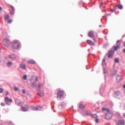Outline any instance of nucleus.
Listing matches in <instances>:
<instances>
[{"mask_svg": "<svg viewBox=\"0 0 125 125\" xmlns=\"http://www.w3.org/2000/svg\"><path fill=\"white\" fill-rule=\"evenodd\" d=\"M20 46V43H19V42L17 40H15L13 42V47L15 49H17V48H19Z\"/></svg>", "mask_w": 125, "mask_h": 125, "instance_id": "1", "label": "nucleus"}, {"mask_svg": "<svg viewBox=\"0 0 125 125\" xmlns=\"http://www.w3.org/2000/svg\"><path fill=\"white\" fill-rule=\"evenodd\" d=\"M112 117H113V112L110 110L107 111L105 115V119L110 120V119H112Z\"/></svg>", "mask_w": 125, "mask_h": 125, "instance_id": "2", "label": "nucleus"}, {"mask_svg": "<svg viewBox=\"0 0 125 125\" xmlns=\"http://www.w3.org/2000/svg\"><path fill=\"white\" fill-rule=\"evenodd\" d=\"M57 94L58 97H59V98H61V97H63V96H64V91L59 90Z\"/></svg>", "mask_w": 125, "mask_h": 125, "instance_id": "3", "label": "nucleus"}, {"mask_svg": "<svg viewBox=\"0 0 125 125\" xmlns=\"http://www.w3.org/2000/svg\"><path fill=\"white\" fill-rule=\"evenodd\" d=\"M115 124L117 125H125V121L124 120H118L116 121Z\"/></svg>", "mask_w": 125, "mask_h": 125, "instance_id": "4", "label": "nucleus"}, {"mask_svg": "<svg viewBox=\"0 0 125 125\" xmlns=\"http://www.w3.org/2000/svg\"><path fill=\"white\" fill-rule=\"evenodd\" d=\"M28 109H29V105L27 104H26L25 107L22 106L21 107V110L23 111V112H27V111H28Z\"/></svg>", "mask_w": 125, "mask_h": 125, "instance_id": "5", "label": "nucleus"}, {"mask_svg": "<svg viewBox=\"0 0 125 125\" xmlns=\"http://www.w3.org/2000/svg\"><path fill=\"white\" fill-rule=\"evenodd\" d=\"M114 56V51H109L107 55L108 58H112Z\"/></svg>", "mask_w": 125, "mask_h": 125, "instance_id": "6", "label": "nucleus"}, {"mask_svg": "<svg viewBox=\"0 0 125 125\" xmlns=\"http://www.w3.org/2000/svg\"><path fill=\"white\" fill-rule=\"evenodd\" d=\"M88 36L89 38H94V32L93 31H90L88 33Z\"/></svg>", "mask_w": 125, "mask_h": 125, "instance_id": "7", "label": "nucleus"}, {"mask_svg": "<svg viewBox=\"0 0 125 125\" xmlns=\"http://www.w3.org/2000/svg\"><path fill=\"white\" fill-rule=\"evenodd\" d=\"M10 6L12 9V11H11V12H10V14H11V15H14V14L15 12V9L14 8V7H13V6H12V5H10Z\"/></svg>", "mask_w": 125, "mask_h": 125, "instance_id": "8", "label": "nucleus"}, {"mask_svg": "<svg viewBox=\"0 0 125 125\" xmlns=\"http://www.w3.org/2000/svg\"><path fill=\"white\" fill-rule=\"evenodd\" d=\"M5 102L7 103V102H12V100L11 99H9L8 97H6L5 98Z\"/></svg>", "mask_w": 125, "mask_h": 125, "instance_id": "9", "label": "nucleus"}, {"mask_svg": "<svg viewBox=\"0 0 125 125\" xmlns=\"http://www.w3.org/2000/svg\"><path fill=\"white\" fill-rule=\"evenodd\" d=\"M27 63L28 64H36V62L33 60H29L27 61Z\"/></svg>", "mask_w": 125, "mask_h": 125, "instance_id": "10", "label": "nucleus"}, {"mask_svg": "<svg viewBox=\"0 0 125 125\" xmlns=\"http://www.w3.org/2000/svg\"><path fill=\"white\" fill-rule=\"evenodd\" d=\"M20 68H21V69H22L23 70H25V69H26V65H25V64L24 63L21 64L20 65Z\"/></svg>", "mask_w": 125, "mask_h": 125, "instance_id": "11", "label": "nucleus"}, {"mask_svg": "<svg viewBox=\"0 0 125 125\" xmlns=\"http://www.w3.org/2000/svg\"><path fill=\"white\" fill-rule=\"evenodd\" d=\"M87 43L90 45H94V43L90 40H87Z\"/></svg>", "mask_w": 125, "mask_h": 125, "instance_id": "12", "label": "nucleus"}, {"mask_svg": "<svg viewBox=\"0 0 125 125\" xmlns=\"http://www.w3.org/2000/svg\"><path fill=\"white\" fill-rule=\"evenodd\" d=\"M114 94L116 96H119L121 94V91H116L114 92Z\"/></svg>", "mask_w": 125, "mask_h": 125, "instance_id": "13", "label": "nucleus"}, {"mask_svg": "<svg viewBox=\"0 0 125 125\" xmlns=\"http://www.w3.org/2000/svg\"><path fill=\"white\" fill-rule=\"evenodd\" d=\"M119 48H120V45H117L116 46H114L113 47V49L115 51L118 50V49H119Z\"/></svg>", "mask_w": 125, "mask_h": 125, "instance_id": "14", "label": "nucleus"}, {"mask_svg": "<svg viewBox=\"0 0 125 125\" xmlns=\"http://www.w3.org/2000/svg\"><path fill=\"white\" fill-rule=\"evenodd\" d=\"M38 95H39L40 96L42 97L44 95L43 92L42 91H39L38 93Z\"/></svg>", "mask_w": 125, "mask_h": 125, "instance_id": "15", "label": "nucleus"}, {"mask_svg": "<svg viewBox=\"0 0 125 125\" xmlns=\"http://www.w3.org/2000/svg\"><path fill=\"white\" fill-rule=\"evenodd\" d=\"M79 108H80V109H84V105H83L82 104H79Z\"/></svg>", "mask_w": 125, "mask_h": 125, "instance_id": "16", "label": "nucleus"}, {"mask_svg": "<svg viewBox=\"0 0 125 125\" xmlns=\"http://www.w3.org/2000/svg\"><path fill=\"white\" fill-rule=\"evenodd\" d=\"M106 61V60L105 59H104L103 60V66H104L105 65H106V62H105V61Z\"/></svg>", "mask_w": 125, "mask_h": 125, "instance_id": "17", "label": "nucleus"}, {"mask_svg": "<svg viewBox=\"0 0 125 125\" xmlns=\"http://www.w3.org/2000/svg\"><path fill=\"white\" fill-rule=\"evenodd\" d=\"M116 9H117V8L116 7H114L113 9H111V11L112 12H115Z\"/></svg>", "mask_w": 125, "mask_h": 125, "instance_id": "18", "label": "nucleus"}, {"mask_svg": "<svg viewBox=\"0 0 125 125\" xmlns=\"http://www.w3.org/2000/svg\"><path fill=\"white\" fill-rule=\"evenodd\" d=\"M3 42H4V43H8V42H9V41L8 40V39H5L4 40Z\"/></svg>", "mask_w": 125, "mask_h": 125, "instance_id": "19", "label": "nucleus"}, {"mask_svg": "<svg viewBox=\"0 0 125 125\" xmlns=\"http://www.w3.org/2000/svg\"><path fill=\"white\" fill-rule=\"evenodd\" d=\"M4 19L5 20V21H8L9 19V16H5L4 18Z\"/></svg>", "mask_w": 125, "mask_h": 125, "instance_id": "20", "label": "nucleus"}, {"mask_svg": "<svg viewBox=\"0 0 125 125\" xmlns=\"http://www.w3.org/2000/svg\"><path fill=\"white\" fill-rule=\"evenodd\" d=\"M103 111H106L107 112H109L110 110H109L107 108H102Z\"/></svg>", "mask_w": 125, "mask_h": 125, "instance_id": "21", "label": "nucleus"}, {"mask_svg": "<svg viewBox=\"0 0 125 125\" xmlns=\"http://www.w3.org/2000/svg\"><path fill=\"white\" fill-rule=\"evenodd\" d=\"M114 62H115L116 63H119V59L115 58L114 60Z\"/></svg>", "mask_w": 125, "mask_h": 125, "instance_id": "22", "label": "nucleus"}, {"mask_svg": "<svg viewBox=\"0 0 125 125\" xmlns=\"http://www.w3.org/2000/svg\"><path fill=\"white\" fill-rule=\"evenodd\" d=\"M18 105L19 106H22L23 105V103H22V102H20L18 103Z\"/></svg>", "mask_w": 125, "mask_h": 125, "instance_id": "23", "label": "nucleus"}, {"mask_svg": "<svg viewBox=\"0 0 125 125\" xmlns=\"http://www.w3.org/2000/svg\"><path fill=\"white\" fill-rule=\"evenodd\" d=\"M118 7L119 9H123V5H119L118 6Z\"/></svg>", "mask_w": 125, "mask_h": 125, "instance_id": "24", "label": "nucleus"}, {"mask_svg": "<svg viewBox=\"0 0 125 125\" xmlns=\"http://www.w3.org/2000/svg\"><path fill=\"white\" fill-rule=\"evenodd\" d=\"M104 74H106L107 73V70L106 69V68H104Z\"/></svg>", "mask_w": 125, "mask_h": 125, "instance_id": "25", "label": "nucleus"}, {"mask_svg": "<svg viewBox=\"0 0 125 125\" xmlns=\"http://www.w3.org/2000/svg\"><path fill=\"white\" fill-rule=\"evenodd\" d=\"M92 117L94 118V119H96V118H97V115L96 114H94L92 115Z\"/></svg>", "mask_w": 125, "mask_h": 125, "instance_id": "26", "label": "nucleus"}, {"mask_svg": "<svg viewBox=\"0 0 125 125\" xmlns=\"http://www.w3.org/2000/svg\"><path fill=\"white\" fill-rule=\"evenodd\" d=\"M7 65H8V66H11V65H12V62H9L7 63Z\"/></svg>", "mask_w": 125, "mask_h": 125, "instance_id": "27", "label": "nucleus"}, {"mask_svg": "<svg viewBox=\"0 0 125 125\" xmlns=\"http://www.w3.org/2000/svg\"><path fill=\"white\" fill-rule=\"evenodd\" d=\"M12 22V20H8L7 23L10 24Z\"/></svg>", "mask_w": 125, "mask_h": 125, "instance_id": "28", "label": "nucleus"}, {"mask_svg": "<svg viewBox=\"0 0 125 125\" xmlns=\"http://www.w3.org/2000/svg\"><path fill=\"white\" fill-rule=\"evenodd\" d=\"M2 92H3V89L0 88V93H2Z\"/></svg>", "mask_w": 125, "mask_h": 125, "instance_id": "29", "label": "nucleus"}, {"mask_svg": "<svg viewBox=\"0 0 125 125\" xmlns=\"http://www.w3.org/2000/svg\"><path fill=\"white\" fill-rule=\"evenodd\" d=\"M23 80H27V76H26V75H24V76H23Z\"/></svg>", "mask_w": 125, "mask_h": 125, "instance_id": "30", "label": "nucleus"}, {"mask_svg": "<svg viewBox=\"0 0 125 125\" xmlns=\"http://www.w3.org/2000/svg\"><path fill=\"white\" fill-rule=\"evenodd\" d=\"M14 89V90H15L16 91H17V90H18V88H17V87H15Z\"/></svg>", "mask_w": 125, "mask_h": 125, "instance_id": "31", "label": "nucleus"}, {"mask_svg": "<svg viewBox=\"0 0 125 125\" xmlns=\"http://www.w3.org/2000/svg\"><path fill=\"white\" fill-rule=\"evenodd\" d=\"M95 122H96V123H98L99 122V121L98 120V119H95Z\"/></svg>", "mask_w": 125, "mask_h": 125, "instance_id": "32", "label": "nucleus"}, {"mask_svg": "<svg viewBox=\"0 0 125 125\" xmlns=\"http://www.w3.org/2000/svg\"><path fill=\"white\" fill-rule=\"evenodd\" d=\"M41 86H42V84H39L38 85V88H40L41 87Z\"/></svg>", "mask_w": 125, "mask_h": 125, "instance_id": "33", "label": "nucleus"}, {"mask_svg": "<svg viewBox=\"0 0 125 125\" xmlns=\"http://www.w3.org/2000/svg\"><path fill=\"white\" fill-rule=\"evenodd\" d=\"M22 93L25 94V93H26V91H25V90H22Z\"/></svg>", "mask_w": 125, "mask_h": 125, "instance_id": "34", "label": "nucleus"}, {"mask_svg": "<svg viewBox=\"0 0 125 125\" xmlns=\"http://www.w3.org/2000/svg\"><path fill=\"white\" fill-rule=\"evenodd\" d=\"M0 105H1V106H4V104H3V103H1L0 104Z\"/></svg>", "mask_w": 125, "mask_h": 125, "instance_id": "35", "label": "nucleus"}, {"mask_svg": "<svg viewBox=\"0 0 125 125\" xmlns=\"http://www.w3.org/2000/svg\"><path fill=\"white\" fill-rule=\"evenodd\" d=\"M103 5V2H101L100 3V6H102V5Z\"/></svg>", "mask_w": 125, "mask_h": 125, "instance_id": "36", "label": "nucleus"}, {"mask_svg": "<svg viewBox=\"0 0 125 125\" xmlns=\"http://www.w3.org/2000/svg\"><path fill=\"white\" fill-rule=\"evenodd\" d=\"M5 95H7L8 94V92H5Z\"/></svg>", "mask_w": 125, "mask_h": 125, "instance_id": "37", "label": "nucleus"}, {"mask_svg": "<svg viewBox=\"0 0 125 125\" xmlns=\"http://www.w3.org/2000/svg\"><path fill=\"white\" fill-rule=\"evenodd\" d=\"M1 10H2V8H1V7L0 6V11H1Z\"/></svg>", "mask_w": 125, "mask_h": 125, "instance_id": "38", "label": "nucleus"}, {"mask_svg": "<svg viewBox=\"0 0 125 125\" xmlns=\"http://www.w3.org/2000/svg\"><path fill=\"white\" fill-rule=\"evenodd\" d=\"M119 42H120V41H119V40H118V41H117V43H119Z\"/></svg>", "mask_w": 125, "mask_h": 125, "instance_id": "39", "label": "nucleus"}, {"mask_svg": "<svg viewBox=\"0 0 125 125\" xmlns=\"http://www.w3.org/2000/svg\"><path fill=\"white\" fill-rule=\"evenodd\" d=\"M38 78L36 77V81H38Z\"/></svg>", "mask_w": 125, "mask_h": 125, "instance_id": "40", "label": "nucleus"}, {"mask_svg": "<svg viewBox=\"0 0 125 125\" xmlns=\"http://www.w3.org/2000/svg\"><path fill=\"white\" fill-rule=\"evenodd\" d=\"M123 52H124V53H125V49H124L123 50Z\"/></svg>", "mask_w": 125, "mask_h": 125, "instance_id": "41", "label": "nucleus"}, {"mask_svg": "<svg viewBox=\"0 0 125 125\" xmlns=\"http://www.w3.org/2000/svg\"><path fill=\"white\" fill-rule=\"evenodd\" d=\"M93 38V41H94V42H95V38Z\"/></svg>", "mask_w": 125, "mask_h": 125, "instance_id": "42", "label": "nucleus"}, {"mask_svg": "<svg viewBox=\"0 0 125 125\" xmlns=\"http://www.w3.org/2000/svg\"><path fill=\"white\" fill-rule=\"evenodd\" d=\"M106 15H111L110 14H107Z\"/></svg>", "mask_w": 125, "mask_h": 125, "instance_id": "43", "label": "nucleus"}, {"mask_svg": "<svg viewBox=\"0 0 125 125\" xmlns=\"http://www.w3.org/2000/svg\"><path fill=\"white\" fill-rule=\"evenodd\" d=\"M124 46H125V42L124 43Z\"/></svg>", "mask_w": 125, "mask_h": 125, "instance_id": "44", "label": "nucleus"}, {"mask_svg": "<svg viewBox=\"0 0 125 125\" xmlns=\"http://www.w3.org/2000/svg\"><path fill=\"white\" fill-rule=\"evenodd\" d=\"M123 87L125 88V84L123 86Z\"/></svg>", "mask_w": 125, "mask_h": 125, "instance_id": "45", "label": "nucleus"}, {"mask_svg": "<svg viewBox=\"0 0 125 125\" xmlns=\"http://www.w3.org/2000/svg\"><path fill=\"white\" fill-rule=\"evenodd\" d=\"M36 110H38V108H36Z\"/></svg>", "mask_w": 125, "mask_h": 125, "instance_id": "46", "label": "nucleus"}]
</instances>
